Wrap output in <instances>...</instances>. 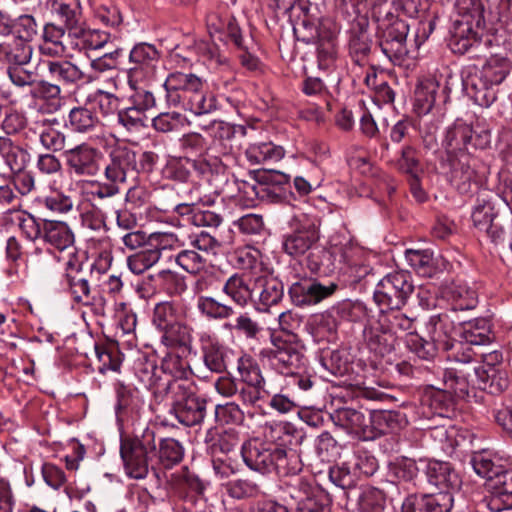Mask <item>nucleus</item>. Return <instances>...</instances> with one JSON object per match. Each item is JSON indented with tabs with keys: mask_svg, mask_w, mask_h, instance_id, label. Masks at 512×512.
<instances>
[{
	"mask_svg": "<svg viewBox=\"0 0 512 512\" xmlns=\"http://www.w3.org/2000/svg\"><path fill=\"white\" fill-rule=\"evenodd\" d=\"M186 163L202 176L208 174H222L225 172V165L221 161L220 156L216 154L204 153L202 156H198L197 159L186 157Z\"/></svg>",
	"mask_w": 512,
	"mask_h": 512,
	"instance_id": "obj_54",
	"label": "nucleus"
},
{
	"mask_svg": "<svg viewBox=\"0 0 512 512\" xmlns=\"http://www.w3.org/2000/svg\"><path fill=\"white\" fill-rule=\"evenodd\" d=\"M178 319H180L178 309L171 302H161L154 307L152 321L161 332Z\"/></svg>",
	"mask_w": 512,
	"mask_h": 512,
	"instance_id": "obj_58",
	"label": "nucleus"
},
{
	"mask_svg": "<svg viewBox=\"0 0 512 512\" xmlns=\"http://www.w3.org/2000/svg\"><path fill=\"white\" fill-rule=\"evenodd\" d=\"M156 455L155 432L145 428L141 434L121 438L120 456L126 474L133 479H144L150 462Z\"/></svg>",
	"mask_w": 512,
	"mask_h": 512,
	"instance_id": "obj_6",
	"label": "nucleus"
},
{
	"mask_svg": "<svg viewBox=\"0 0 512 512\" xmlns=\"http://www.w3.org/2000/svg\"><path fill=\"white\" fill-rule=\"evenodd\" d=\"M68 37L79 39L76 46H79L81 49L98 50L107 44L110 35L104 31L86 29L80 25L79 32L73 31Z\"/></svg>",
	"mask_w": 512,
	"mask_h": 512,
	"instance_id": "obj_50",
	"label": "nucleus"
},
{
	"mask_svg": "<svg viewBox=\"0 0 512 512\" xmlns=\"http://www.w3.org/2000/svg\"><path fill=\"white\" fill-rule=\"evenodd\" d=\"M159 63L160 52L154 45L146 42L134 45L129 53L128 84L152 82L156 78Z\"/></svg>",
	"mask_w": 512,
	"mask_h": 512,
	"instance_id": "obj_11",
	"label": "nucleus"
},
{
	"mask_svg": "<svg viewBox=\"0 0 512 512\" xmlns=\"http://www.w3.org/2000/svg\"><path fill=\"white\" fill-rule=\"evenodd\" d=\"M384 493L374 487L366 488L358 500L359 512H384L385 510Z\"/></svg>",
	"mask_w": 512,
	"mask_h": 512,
	"instance_id": "obj_57",
	"label": "nucleus"
},
{
	"mask_svg": "<svg viewBox=\"0 0 512 512\" xmlns=\"http://www.w3.org/2000/svg\"><path fill=\"white\" fill-rule=\"evenodd\" d=\"M170 400V413L185 426L200 424L206 415V400L196 395V387L187 380L174 379L164 387Z\"/></svg>",
	"mask_w": 512,
	"mask_h": 512,
	"instance_id": "obj_5",
	"label": "nucleus"
},
{
	"mask_svg": "<svg viewBox=\"0 0 512 512\" xmlns=\"http://www.w3.org/2000/svg\"><path fill=\"white\" fill-rule=\"evenodd\" d=\"M451 324L447 314L431 316L426 325L430 339L427 340L417 333L406 334L407 348L420 359L432 360L438 348L441 347L444 350L454 348V341L449 337Z\"/></svg>",
	"mask_w": 512,
	"mask_h": 512,
	"instance_id": "obj_7",
	"label": "nucleus"
},
{
	"mask_svg": "<svg viewBox=\"0 0 512 512\" xmlns=\"http://www.w3.org/2000/svg\"><path fill=\"white\" fill-rule=\"evenodd\" d=\"M489 321L480 318L468 321L462 327L460 336L462 340L474 346L487 345L491 342Z\"/></svg>",
	"mask_w": 512,
	"mask_h": 512,
	"instance_id": "obj_45",
	"label": "nucleus"
},
{
	"mask_svg": "<svg viewBox=\"0 0 512 512\" xmlns=\"http://www.w3.org/2000/svg\"><path fill=\"white\" fill-rule=\"evenodd\" d=\"M51 12L68 30V36L73 31L79 32L82 21V7L80 0H52Z\"/></svg>",
	"mask_w": 512,
	"mask_h": 512,
	"instance_id": "obj_31",
	"label": "nucleus"
},
{
	"mask_svg": "<svg viewBox=\"0 0 512 512\" xmlns=\"http://www.w3.org/2000/svg\"><path fill=\"white\" fill-rule=\"evenodd\" d=\"M489 142L490 134L487 131L474 135L471 126L460 123L447 130L443 146L448 157H455L462 153H468L470 147L483 149L488 146Z\"/></svg>",
	"mask_w": 512,
	"mask_h": 512,
	"instance_id": "obj_13",
	"label": "nucleus"
},
{
	"mask_svg": "<svg viewBox=\"0 0 512 512\" xmlns=\"http://www.w3.org/2000/svg\"><path fill=\"white\" fill-rule=\"evenodd\" d=\"M338 284L332 281L323 283L317 279L305 278L294 282L288 289L292 303L297 307L312 306L332 296Z\"/></svg>",
	"mask_w": 512,
	"mask_h": 512,
	"instance_id": "obj_14",
	"label": "nucleus"
},
{
	"mask_svg": "<svg viewBox=\"0 0 512 512\" xmlns=\"http://www.w3.org/2000/svg\"><path fill=\"white\" fill-rule=\"evenodd\" d=\"M31 95L35 99L45 101L49 111H56L61 105V88L59 84L48 81H37L31 89Z\"/></svg>",
	"mask_w": 512,
	"mask_h": 512,
	"instance_id": "obj_48",
	"label": "nucleus"
},
{
	"mask_svg": "<svg viewBox=\"0 0 512 512\" xmlns=\"http://www.w3.org/2000/svg\"><path fill=\"white\" fill-rule=\"evenodd\" d=\"M199 341L205 367L218 374L227 372L234 357L233 351L208 332L201 333Z\"/></svg>",
	"mask_w": 512,
	"mask_h": 512,
	"instance_id": "obj_18",
	"label": "nucleus"
},
{
	"mask_svg": "<svg viewBox=\"0 0 512 512\" xmlns=\"http://www.w3.org/2000/svg\"><path fill=\"white\" fill-rule=\"evenodd\" d=\"M472 375L469 372L463 373L457 367L446 369L443 375V382L448 394H453L458 399L469 398L471 392H474L472 387L471 378Z\"/></svg>",
	"mask_w": 512,
	"mask_h": 512,
	"instance_id": "obj_35",
	"label": "nucleus"
},
{
	"mask_svg": "<svg viewBox=\"0 0 512 512\" xmlns=\"http://www.w3.org/2000/svg\"><path fill=\"white\" fill-rule=\"evenodd\" d=\"M43 239L58 250L72 248L74 234L69 226L61 221L43 222Z\"/></svg>",
	"mask_w": 512,
	"mask_h": 512,
	"instance_id": "obj_34",
	"label": "nucleus"
},
{
	"mask_svg": "<svg viewBox=\"0 0 512 512\" xmlns=\"http://www.w3.org/2000/svg\"><path fill=\"white\" fill-rule=\"evenodd\" d=\"M210 238L215 242L211 245V249L200 250L193 246H186L181 248L175 255L176 264L181 267L185 272L198 275L205 268L207 263L208 254H216L221 244L217 238L210 234Z\"/></svg>",
	"mask_w": 512,
	"mask_h": 512,
	"instance_id": "obj_25",
	"label": "nucleus"
},
{
	"mask_svg": "<svg viewBox=\"0 0 512 512\" xmlns=\"http://www.w3.org/2000/svg\"><path fill=\"white\" fill-rule=\"evenodd\" d=\"M65 160L68 168L77 176L94 177L101 171V152L87 144L82 143L65 151Z\"/></svg>",
	"mask_w": 512,
	"mask_h": 512,
	"instance_id": "obj_17",
	"label": "nucleus"
},
{
	"mask_svg": "<svg viewBox=\"0 0 512 512\" xmlns=\"http://www.w3.org/2000/svg\"><path fill=\"white\" fill-rule=\"evenodd\" d=\"M99 124L97 115L86 105L74 107L68 114L66 125L77 133H90Z\"/></svg>",
	"mask_w": 512,
	"mask_h": 512,
	"instance_id": "obj_39",
	"label": "nucleus"
},
{
	"mask_svg": "<svg viewBox=\"0 0 512 512\" xmlns=\"http://www.w3.org/2000/svg\"><path fill=\"white\" fill-rule=\"evenodd\" d=\"M65 37V29L61 26H57L53 23H48L44 27L43 38L45 45L42 47L44 53L55 54L63 53L65 47L62 39Z\"/></svg>",
	"mask_w": 512,
	"mask_h": 512,
	"instance_id": "obj_59",
	"label": "nucleus"
},
{
	"mask_svg": "<svg viewBox=\"0 0 512 512\" xmlns=\"http://www.w3.org/2000/svg\"><path fill=\"white\" fill-rule=\"evenodd\" d=\"M284 297V285L272 275L254 277L253 303L259 311H268Z\"/></svg>",
	"mask_w": 512,
	"mask_h": 512,
	"instance_id": "obj_19",
	"label": "nucleus"
},
{
	"mask_svg": "<svg viewBox=\"0 0 512 512\" xmlns=\"http://www.w3.org/2000/svg\"><path fill=\"white\" fill-rule=\"evenodd\" d=\"M29 160V153L8 137H0V164L9 172H21Z\"/></svg>",
	"mask_w": 512,
	"mask_h": 512,
	"instance_id": "obj_32",
	"label": "nucleus"
},
{
	"mask_svg": "<svg viewBox=\"0 0 512 512\" xmlns=\"http://www.w3.org/2000/svg\"><path fill=\"white\" fill-rule=\"evenodd\" d=\"M448 162L451 183L459 190L465 191V186L469 184L475 176V171L470 163V152L462 153L455 157H448Z\"/></svg>",
	"mask_w": 512,
	"mask_h": 512,
	"instance_id": "obj_36",
	"label": "nucleus"
},
{
	"mask_svg": "<svg viewBox=\"0 0 512 512\" xmlns=\"http://www.w3.org/2000/svg\"><path fill=\"white\" fill-rule=\"evenodd\" d=\"M257 185H252L255 195L261 199L269 198L278 201L282 198L281 186L288 184L290 176L276 170H262L253 172Z\"/></svg>",
	"mask_w": 512,
	"mask_h": 512,
	"instance_id": "obj_24",
	"label": "nucleus"
},
{
	"mask_svg": "<svg viewBox=\"0 0 512 512\" xmlns=\"http://www.w3.org/2000/svg\"><path fill=\"white\" fill-rule=\"evenodd\" d=\"M162 85L169 105H181L195 115L207 114L216 109L214 95L204 91V82L195 74L173 72Z\"/></svg>",
	"mask_w": 512,
	"mask_h": 512,
	"instance_id": "obj_2",
	"label": "nucleus"
},
{
	"mask_svg": "<svg viewBox=\"0 0 512 512\" xmlns=\"http://www.w3.org/2000/svg\"><path fill=\"white\" fill-rule=\"evenodd\" d=\"M485 27L481 0H463L450 28L449 46L454 53L465 54L482 43Z\"/></svg>",
	"mask_w": 512,
	"mask_h": 512,
	"instance_id": "obj_3",
	"label": "nucleus"
},
{
	"mask_svg": "<svg viewBox=\"0 0 512 512\" xmlns=\"http://www.w3.org/2000/svg\"><path fill=\"white\" fill-rule=\"evenodd\" d=\"M484 233L496 246L512 252V218L501 214Z\"/></svg>",
	"mask_w": 512,
	"mask_h": 512,
	"instance_id": "obj_43",
	"label": "nucleus"
},
{
	"mask_svg": "<svg viewBox=\"0 0 512 512\" xmlns=\"http://www.w3.org/2000/svg\"><path fill=\"white\" fill-rule=\"evenodd\" d=\"M500 215L491 201L478 199V204L474 207L471 217L474 226L479 231L485 232V230H489L490 224L494 223Z\"/></svg>",
	"mask_w": 512,
	"mask_h": 512,
	"instance_id": "obj_52",
	"label": "nucleus"
},
{
	"mask_svg": "<svg viewBox=\"0 0 512 512\" xmlns=\"http://www.w3.org/2000/svg\"><path fill=\"white\" fill-rule=\"evenodd\" d=\"M487 487L493 491L494 497L498 499L502 496L512 497V470H503L501 467L497 469Z\"/></svg>",
	"mask_w": 512,
	"mask_h": 512,
	"instance_id": "obj_64",
	"label": "nucleus"
},
{
	"mask_svg": "<svg viewBox=\"0 0 512 512\" xmlns=\"http://www.w3.org/2000/svg\"><path fill=\"white\" fill-rule=\"evenodd\" d=\"M420 465L422 469H425L428 483L438 488L439 492H448L452 495L450 490L460 487L461 479L450 463L421 459Z\"/></svg>",
	"mask_w": 512,
	"mask_h": 512,
	"instance_id": "obj_20",
	"label": "nucleus"
},
{
	"mask_svg": "<svg viewBox=\"0 0 512 512\" xmlns=\"http://www.w3.org/2000/svg\"><path fill=\"white\" fill-rule=\"evenodd\" d=\"M413 290L411 276L397 271L387 274L378 282L373 297L382 308L400 309L406 304Z\"/></svg>",
	"mask_w": 512,
	"mask_h": 512,
	"instance_id": "obj_9",
	"label": "nucleus"
},
{
	"mask_svg": "<svg viewBox=\"0 0 512 512\" xmlns=\"http://www.w3.org/2000/svg\"><path fill=\"white\" fill-rule=\"evenodd\" d=\"M32 53V46L21 39L12 38L0 43V62L8 66L30 64Z\"/></svg>",
	"mask_w": 512,
	"mask_h": 512,
	"instance_id": "obj_33",
	"label": "nucleus"
},
{
	"mask_svg": "<svg viewBox=\"0 0 512 512\" xmlns=\"http://www.w3.org/2000/svg\"><path fill=\"white\" fill-rule=\"evenodd\" d=\"M363 336L368 348L379 356H385L394 349L395 335L383 318L369 322Z\"/></svg>",
	"mask_w": 512,
	"mask_h": 512,
	"instance_id": "obj_23",
	"label": "nucleus"
},
{
	"mask_svg": "<svg viewBox=\"0 0 512 512\" xmlns=\"http://www.w3.org/2000/svg\"><path fill=\"white\" fill-rule=\"evenodd\" d=\"M303 496L297 502L298 512H331L330 499L323 491L311 489L306 484Z\"/></svg>",
	"mask_w": 512,
	"mask_h": 512,
	"instance_id": "obj_44",
	"label": "nucleus"
},
{
	"mask_svg": "<svg viewBox=\"0 0 512 512\" xmlns=\"http://www.w3.org/2000/svg\"><path fill=\"white\" fill-rule=\"evenodd\" d=\"M260 355L269 365L283 375H296L305 365L302 348L291 341L273 339L272 346L261 351Z\"/></svg>",
	"mask_w": 512,
	"mask_h": 512,
	"instance_id": "obj_10",
	"label": "nucleus"
},
{
	"mask_svg": "<svg viewBox=\"0 0 512 512\" xmlns=\"http://www.w3.org/2000/svg\"><path fill=\"white\" fill-rule=\"evenodd\" d=\"M137 172V154L133 149L126 145H117L110 150L108 161L104 166V176L107 181L123 185Z\"/></svg>",
	"mask_w": 512,
	"mask_h": 512,
	"instance_id": "obj_15",
	"label": "nucleus"
},
{
	"mask_svg": "<svg viewBox=\"0 0 512 512\" xmlns=\"http://www.w3.org/2000/svg\"><path fill=\"white\" fill-rule=\"evenodd\" d=\"M237 371L243 382L239 396L244 404L255 406L268 398L265 379L259 366L250 357L242 356L237 359Z\"/></svg>",
	"mask_w": 512,
	"mask_h": 512,
	"instance_id": "obj_12",
	"label": "nucleus"
},
{
	"mask_svg": "<svg viewBox=\"0 0 512 512\" xmlns=\"http://www.w3.org/2000/svg\"><path fill=\"white\" fill-rule=\"evenodd\" d=\"M405 259L419 275L431 276L433 271V257L429 250L408 249L405 252Z\"/></svg>",
	"mask_w": 512,
	"mask_h": 512,
	"instance_id": "obj_56",
	"label": "nucleus"
},
{
	"mask_svg": "<svg viewBox=\"0 0 512 512\" xmlns=\"http://www.w3.org/2000/svg\"><path fill=\"white\" fill-rule=\"evenodd\" d=\"M226 493L233 499L256 498L261 494L260 484L252 477H243L224 484Z\"/></svg>",
	"mask_w": 512,
	"mask_h": 512,
	"instance_id": "obj_46",
	"label": "nucleus"
},
{
	"mask_svg": "<svg viewBox=\"0 0 512 512\" xmlns=\"http://www.w3.org/2000/svg\"><path fill=\"white\" fill-rule=\"evenodd\" d=\"M421 468L420 461L416 462L410 458H402L392 466L391 473L399 482L411 483L416 479Z\"/></svg>",
	"mask_w": 512,
	"mask_h": 512,
	"instance_id": "obj_62",
	"label": "nucleus"
},
{
	"mask_svg": "<svg viewBox=\"0 0 512 512\" xmlns=\"http://www.w3.org/2000/svg\"><path fill=\"white\" fill-rule=\"evenodd\" d=\"M206 27L211 38L224 41L229 37L236 47H242V35L235 18L228 13L211 11L206 16Z\"/></svg>",
	"mask_w": 512,
	"mask_h": 512,
	"instance_id": "obj_21",
	"label": "nucleus"
},
{
	"mask_svg": "<svg viewBox=\"0 0 512 512\" xmlns=\"http://www.w3.org/2000/svg\"><path fill=\"white\" fill-rule=\"evenodd\" d=\"M160 260L158 249L148 248L130 255L127 258V265L134 274H142Z\"/></svg>",
	"mask_w": 512,
	"mask_h": 512,
	"instance_id": "obj_53",
	"label": "nucleus"
},
{
	"mask_svg": "<svg viewBox=\"0 0 512 512\" xmlns=\"http://www.w3.org/2000/svg\"><path fill=\"white\" fill-rule=\"evenodd\" d=\"M373 17L378 22L379 43L389 42L390 38H392V41L407 40L409 25L404 20L399 19L390 11L382 16L380 7L373 9Z\"/></svg>",
	"mask_w": 512,
	"mask_h": 512,
	"instance_id": "obj_26",
	"label": "nucleus"
},
{
	"mask_svg": "<svg viewBox=\"0 0 512 512\" xmlns=\"http://www.w3.org/2000/svg\"><path fill=\"white\" fill-rule=\"evenodd\" d=\"M371 45L372 39L367 30L362 28L352 30L349 40V50L356 63L364 61L370 53Z\"/></svg>",
	"mask_w": 512,
	"mask_h": 512,
	"instance_id": "obj_55",
	"label": "nucleus"
},
{
	"mask_svg": "<svg viewBox=\"0 0 512 512\" xmlns=\"http://www.w3.org/2000/svg\"><path fill=\"white\" fill-rule=\"evenodd\" d=\"M303 435L284 424L271 427L267 440L251 439L244 443L241 455L245 464L260 473L277 470L280 474H297L302 470L301 459L293 446L298 445Z\"/></svg>",
	"mask_w": 512,
	"mask_h": 512,
	"instance_id": "obj_1",
	"label": "nucleus"
},
{
	"mask_svg": "<svg viewBox=\"0 0 512 512\" xmlns=\"http://www.w3.org/2000/svg\"><path fill=\"white\" fill-rule=\"evenodd\" d=\"M318 221L306 213H295L288 221L291 232L283 236L282 248L290 256L304 255L319 240Z\"/></svg>",
	"mask_w": 512,
	"mask_h": 512,
	"instance_id": "obj_8",
	"label": "nucleus"
},
{
	"mask_svg": "<svg viewBox=\"0 0 512 512\" xmlns=\"http://www.w3.org/2000/svg\"><path fill=\"white\" fill-rule=\"evenodd\" d=\"M452 507L453 496L448 492L411 494L402 503L401 512H449Z\"/></svg>",
	"mask_w": 512,
	"mask_h": 512,
	"instance_id": "obj_22",
	"label": "nucleus"
},
{
	"mask_svg": "<svg viewBox=\"0 0 512 512\" xmlns=\"http://www.w3.org/2000/svg\"><path fill=\"white\" fill-rule=\"evenodd\" d=\"M284 154V149L272 142L252 144L245 152L248 161L254 165L277 162L284 157Z\"/></svg>",
	"mask_w": 512,
	"mask_h": 512,
	"instance_id": "obj_38",
	"label": "nucleus"
},
{
	"mask_svg": "<svg viewBox=\"0 0 512 512\" xmlns=\"http://www.w3.org/2000/svg\"><path fill=\"white\" fill-rule=\"evenodd\" d=\"M192 341V328L178 319L162 331L161 342L167 347L187 346Z\"/></svg>",
	"mask_w": 512,
	"mask_h": 512,
	"instance_id": "obj_47",
	"label": "nucleus"
},
{
	"mask_svg": "<svg viewBox=\"0 0 512 512\" xmlns=\"http://www.w3.org/2000/svg\"><path fill=\"white\" fill-rule=\"evenodd\" d=\"M208 131L212 140L208 145L207 154H216L221 157L232 152V141L236 132L235 126L223 121H215Z\"/></svg>",
	"mask_w": 512,
	"mask_h": 512,
	"instance_id": "obj_29",
	"label": "nucleus"
},
{
	"mask_svg": "<svg viewBox=\"0 0 512 512\" xmlns=\"http://www.w3.org/2000/svg\"><path fill=\"white\" fill-rule=\"evenodd\" d=\"M451 299L453 301V310L463 311L473 309L477 305L476 292L463 285H454L450 289Z\"/></svg>",
	"mask_w": 512,
	"mask_h": 512,
	"instance_id": "obj_63",
	"label": "nucleus"
},
{
	"mask_svg": "<svg viewBox=\"0 0 512 512\" xmlns=\"http://www.w3.org/2000/svg\"><path fill=\"white\" fill-rule=\"evenodd\" d=\"M437 85L433 81L422 82L415 89L414 110L418 115L430 112L436 101Z\"/></svg>",
	"mask_w": 512,
	"mask_h": 512,
	"instance_id": "obj_51",
	"label": "nucleus"
},
{
	"mask_svg": "<svg viewBox=\"0 0 512 512\" xmlns=\"http://www.w3.org/2000/svg\"><path fill=\"white\" fill-rule=\"evenodd\" d=\"M510 71V62L505 55L492 52L480 72V78L492 85H499Z\"/></svg>",
	"mask_w": 512,
	"mask_h": 512,
	"instance_id": "obj_40",
	"label": "nucleus"
},
{
	"mask_svg": "<svg viewBox=\"0 0 512 512\" xmlns=\"http://www.w3.org/2000/svg\"><path fill=\"white\" fill-rule=\"evenodd\" d=\"M222 290L235 304L245 307L253 301L254 278L246 273H234L226 280Z\"/></svg>",
	"mask_w": 512,
	"mask_h": 512,
	"instance_id": "obj_27",
	"label": "nucleus"
},
{
	"mask_svg": "<svg viewBox=\"0 0 512 512\" xmlns=\"http://www.w3.org/2000/svg\"><path fill=\"white\" fill-rule=\"evenodd\" d=\"M337 28L332 22H323L317 30V57L320 68H328L336 57Z\"/></svg>",
	"mask_w": 512,
	"mask_h": 512,
	"instance_id": "obj_28",
	"label": "nucleus"
},
{
	"mask_svg": "<svg viewBox=\"0 0 512 512\" xmlns=\"http://www.w3.org/2000/svg\"><path fill=\"white\" fill-rule=\"evenodd\" d=\"M156 242L153 249H158L161 255L164 250L181 249L186 246H193L200 250L211 249V245L215 242L210 238V234L206 231L188 233L184 230L177 232H163L152 236Z\"/></svg>",
	"mask_w": 512,
	"mask_h": 512,
	"instance_id": "obj_16",
	"label": "nucleus"
},
{
	"mask_svg": "<svg viewBox=\"0 0 512 512\" xmlns=\"http://www.w3.org/2000/svg\"><path fill=\"white\" fill-rule=\"evenodd\" d=\"M75 262L76 260L72 258L66 262L64 283L69 288L74 300L80 303L89 298L90 285L88 280L80 277V265H76Z\"/></svg>",
	"mask_w": 512,
	"mask_h": 512,
	"instance_id": "obj_37",
	"label": "nucleus"
},
{
	"mask_svg": "<svg viewBox=\"0 0 512 512\" xmlns=\"http://www.w3.org/2000/svg\"><path fill=\"white\" fill-rule=\"evenodd\" d=\"M241 442L239 432L235 429H227L218 433L216 429H209L205 435V443L209 445L212 453L219 450L222 453L228 454L239 446Z\"/></svg>",
	"mask_w": 512,
	"mask_h": 512,
	"instance_id": "obj_41",
	"label": "nucleus"
},
{
	"mask_svg": "<svg viewBox=\"0 0 512 512\" xmlns=\"http://www.w3.org/2000/svg\"><path fill=\"white\" fill-rule=\"evenodd\" d=\"M196 308L205 318L210 320H225L235 315L232 306L222 303L211 296L197 297Z\"/></svg>",
	"mask_w": 512,
	"mask_h": 512,
	"instance_id": "obj_42",
	"label": "nucleus"
},
{
	"mask_svg": "<svg viewBox=\"0 0 512 512\" xmlns=\"http://www.w3.org/2000/svg\"><path fill=\"white\" fill-rule=\"evenodd\" d=\"M497 86L479 77L471 87L474 102L482 107H490L497 99Z\"/></svg>",
	"mask_w": 512,
	"mask_h": 512,
	"instance_id": "obj_61",
	"label": "nucleus"
},
{
	"mask_svg": "<svg viewBox=\"0 0 512 512\" xmlns=\"http://www.w3.org/2000/svg\"><path fill=\"white\" fill-rule=\"evenodd\" d=\"M397 415L391 411H377L366 416L362 411L343 407L331 414L333 423L362 440H374L396 427Z\"/></svg>",
	"mask_w": 512,
	"mask_h": 512,
	"instance_id": "obj_4",
	"label": "nucleus"
},
{
	"mask_svg": "<svg viewBox=\"0 0 512 512\" xmlns=\"http://www.w3.org/2000/svg\"><path fill=\"white\" fill-rule=\"evenodd\" d=\"M49 76L63 86H76L81 82L90 81L85 73L74 63L66 60L47 61Z\"/></svg>",
	"mask_w": 512,
	"mask_h": 512,
	"instance_id": "obj_30",
	"label": "nucleus"
},
{
	"mask_svg": "<svg viewBox=\"0 0 512 512\" xmlns=\"http://www.w3.org/2000/svg\"><path fill=\"white\" fill-rule=\"evenodd\" d=\"M151 82H136L134 85L129 84L133 93L129 97L131 104L146 112L155 107L156 99L154 94L148 89Z\"/></svg>",
	"mask_w": 512,
	"mask_h": 512,
	"instance_id": "obj_60",
	"label": "nucleus"
},
{
	"mask_svg": "<svg viewBox=\"0 0 512 512\" xmlns=\"http://www.w3.org/2000/svg\"><path fill=\"white\" fill-rule=\"evenodd\" d=\"M184 449L179 441L173 438L162 439L159 444L158 461L165 469H170L180 463Z\"/></svg>",
	"mask_w": 512,
	"mask_h": 512,
	"instance_id": "obj_49",
	"label": "nucleus"
}]
</instances>
